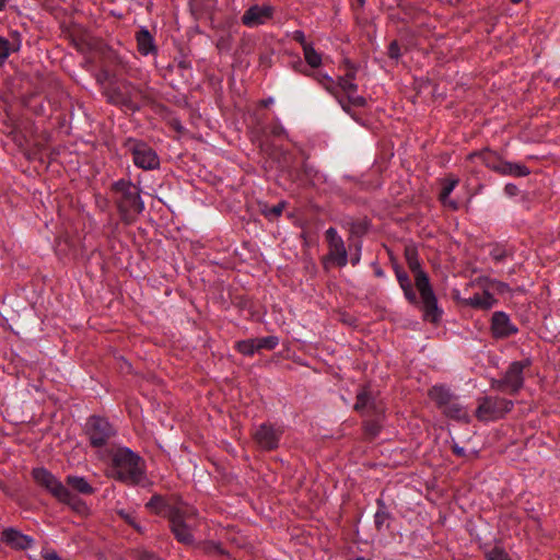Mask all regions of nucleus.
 <instances>
[{
  "mask_svg": "<svg viewBox=\"0 0 560 560\" xmlns=\"http://www.w3.org/2000/svg\"><path fill=\"white\" fill-rule=\"evenodd\" d=\"M405 257L409 269L415 273L416 287L419 291L423 317L431 323H439L442 311L438 306V299L432 290L428 275L421 269L418 252L412 246L405 248Z\"/></svg>",
  "mask_w": 560,
  "mask_h": 560,
  "instance_id": "1",
  "label": "nucleus"
},
{
  "mask_svg": "<svg viewBox=\"0 0 560 560\" xmlns=\"http://www.w3.org/2000/svg\"><path fill=\"white\" fill-rule=\"evenodd\" d=\"M112 477L127 486L144 485V462L129 448H118L112 456Z\"/></svg>",
  "mask_w": 560,
  "mask_h": 560,
  "instance_id": "2",
  "label": "nucleus"
},
{
  "mask_svg": "<svg viewBox=\"0 0 560 560\" xmlns=\"http://www.w3.org/2000/svg\"><path fill=\"white\" fill-rule=\"evenodd\" d=\"M113 199L121 220L130 224L143 211L140 188L130 180L119 179L112 185Z\"/></svg>",
  "mask_w": 560,
  "mask_h": 560,
  "instance_id": "3",
  "label": "nucleus"
},
{
  "mask_svg": "<svg viewBox=\"0 0 560 560\" xmlns=\"http://www.w3.org/2000/svg\"><path fill=\"white\" fill-rule=\"evenodd\" d=\"M108 101L115 105L125 106L131 110L139 109L142 105L147 104L150 98L147 93L131 84L130 82H121L116 88H110L107 91Z\"/></svg>",
  "mask_w": 560,
  "mask_h": 560,
  "instance_id": "4",
  "label": "nucleus"
},
{
  "mask_svg": "<svg viewBox=\"0 0 560 560\" xmlns=\"http://www.w3.org/2000/svg\"><path fill=\"white\" fill-rule=\"evenodd\" d=\"M532 361L525 359L512 362L502 378L491 380V388L510 395H516L524 386V370L529 368Z\"/></svg>",
  "mask_w": 560,
  "mask_h": 560,
  "instance_id": "5",
  "label": "nucleus"
},
{
  "mask_svg": "<svg viewBox=\"0 0 560 560\" xmlns=\"http://www.w3.org/2000/svg\"><path fill=\"white\" fill-rule=\"evenodd\" d=\"M513 408V401L502 397L486 396L479 399L476 417L481 421L503 418Z\"/></svg>",
  "mask_w": 560,
  "mask_h": 560,
  "instance_id": "6",
  "label": "nucleus"
},
{
  "mask_svg": "<svg viewBox=\"0 0 560 560\" xmlns=\"http://www.w3.org/2000/svg\"><path fill=\"white\" fill-rule=\"evenodd\" d=\"M126 145L129 148L136 166L142 170H156L160 159L156 152L145 142L129 139Z\"/></svg>",
  "mask_w": 560,
  "mask_h": 560,
  "instance_id": "7",
  "label": "nucleus"
},
{
  "mask_svg": "<svg viewBox=\"0 0 560 560\" xmlns=\"http://www.w3.org/2000/svg\"><path fill=\"white\" fill-rule=\"evenodd\" d=\"M85 432L93 447L104 446L115 435L112 424L106 419L96 416L89 419Z\"/></svg>",
  "mask_w": 560,
  "mask_h": 560,
  "instance_id": "8",
  "label": "nucleus"
},
{
  "mask_svg": "<svg viewBox=\"0 0 560 560\" xmlns=\"http://www.w3.org/2000/svg\"><path fill=\"white\" fill-rule=\"evenodd\" d=\"M282 434L283 430L280 427H276L271 423H262L253 433V439L259 448L273 451L278 448Z\"/></svg>",
  "mask_w": 560,
  "mask_h": 560,
  "instance_id": "9",
  "label": "nucleus"
},
{
  "mask_svg": "<svg viewBox=\"0 0 560 560\" xmlns=\"http://www.w3.org/2000/svg\"><path fill=\"white\" fill-rule=\"evenodd\" d=\"M32 476L37 485L45 488L57 500L67 495L66 486L59 481L49 470L45 468H34Z\"/></svg>",
  "mask_w": 560,
  "mask_h": 560,
  "instance_id": "10",
  "label": "nucleus"
},
{
  "mask_svg": "<svg viewBox=\"0 0 560 560\" xmlns=\"http://www.w3.org/2000/svg\"><path fill=\"white\" fill-rule=\"evenodd\" d=\"M353 409L362 415H375L380 417L384 413V406L377 401L369 387H362L355 397Z\"/></svg>",
  "mask_w": 560,
  "mask_h": 560,
  "instance_id": "11",
  "label": "nucleus"
},
{
  "mask_svg": "<svg viewBox=\"0 0 560 560\" xmlns=\"http://www.w3.org/2000/svg\"><path fill=\"white\" fill-rule=\"evenodd\" d=\"M325 236L329 247V259L335 261L339 267H345L348 262V255L343 240L338 235L335 228H329Z\"/></svg>",
  "mask_w": 560,
  "mask_h": 560,
  "instance_id": "12",
  "label": "nucleus"
},
{
  "mask_svg": "<svg viewBox=\"0 0 560 560\" xmlns=\"http://www.w3.org/2000/svg\"><path fill=\"white\" fill-rule=\"evenodd\" d=\"M491 334L495 339H504L515 335L518 329L504 312H494L491 317Z\"/></svg>",
  "mask_w": 560,
  "mask_h": 560,
  "instance_id": "13",
  "label": "nucleus"
},
{
  "mask_svg": "<svg viewBox=\"0 0 560 560\" xmlns=\"http://www.w3.org/2000/svg\"><path fill=\"white\" fill-rule=\"evenodd\" d=\"M273 8L271 5L254 4L249 7L242 16V23L247 27H255L271 20Z\"/></svg>",
  "mask_w": 560,
  "mask_h": 560,
  "instance_id": "14",
  "label": "nucleus"
},
{
  "mask_svg": "<svg viewBox=\"0 0 560 560\" xmlns=\"http://www.w3.org/2000/svg\"><path fill=\"white\" fill-rule=\"evenodd\" d=\"M336 85L338 86V93L342 91L347 95L348 103L357 106L362 107L365 105L366 101L363 96L355 95V92L358 90V85L353 83L352 80H348L345 77H339L338 81L336 82ZM342 108L345 110H349L348 106L345 104L343 100H341L339 96L336 97Z\"/></svg>",
  "mask_w": 560,
  "mask_h": 560,
  "instance_id": "15",
  "label": "nucleus"
},
{
  "mask_svg": "<svg viewBox=\"0 0 560 560\" xmlns=\"http://www.w3.org/2000/svg\"><path fill=\"white\" fill-rule=\"evenodd\" d=\"M1 540L16 550H25L34 542L32 537L24 535L13 527H8L2 530Z\"/></svg>",
  "mask_w": 560,
  "mask_h": 560,
  "instance_id": "16",
  "label": "nucleus"
},
{
  "mask_svg": "<svg viewBox=\"0 0 560 560\" xmlns=\"http://www.w3.org/2000/svg\"><path fill=\"white\" fill-rule=\"evenodd\" d=\"M170 521L171 530L174 534L177 541L190 545L194 542V536L191 534V524L185 522L184 520H179V516L175 514L174 516H167Z\"/></svg>",
  "mask_w": 560,
  "mask_h": 560,
  "instance_id": "17",
  "label": "nucleus"
},
{
  "mask_svg": "<svg viewBox=\"0 0 560 560\" xmlns=\"http://www.w3.org/2000/svg\"><path fill=\"white\" fill-rule=\"evenodd\" d=\"M135 38L137 42V49L140 55L148 56L158 54V46L155 44V39L148 28L141 27L136 33Z\"/></svg>",
  "mask_w": 560,
  "mask_h": 560,
  "instance_id": "18",
  "label": "nucleus"
},
{
  "mask_svg": "<svg viewBox=\"0 0 560 560\" xmlns=\"http://www.w3.org/2000/svg\"><path fill=\"white\" fill-rule=\"evenodd\" d=\"M463 303L474 308L488 311L497 303V299L490 292L485 291L482 294L476 293L463 300Z\"/></svg>",
  "mask_w": 560,
  "mask_h": 560,
  "instance_id": "19",
  "label": "nucleus"
},
{
  "mask_svg": "<svg viewBox=\"0 0 560 560\" xmlns=\"http://www.w3.org/2000/svg\"><path fill=\"white\" fill-rule=\"evenodd\" d=\"M395 273L406 299L412 304L418 303L417 295L416 292L413 291L412 283L410 281L408 273L399 267L395 268Z\"/></svg>",
  "mask_w": 560,
  "mask_h": 560,
  "instance_id": "20",
  "label": "nucleus"
},
{
  "mask_svg": "<svg viewBox=\"0 0 560 560\" xmlns=\"http://www.w3.org/2000/svg\"><path fill=\"white\" fill-rule=\"evenodd\" d=\"M442 411L446 417L452 419L463 420L465 422L469 421L467 410L457 401L455 397L450 401V404L443 407Z\"/></svg>",
  "mask_w": 560,
  "mask_h": 560,
  "instance_id": "21",
  "label": "nucleus"
},
{
  "mask_svg": "<svg viewBox=\"0 0 560 560\" xmlns=\"http://www.w3.org/2000/svg\"><path fill=\"white\" fill-rule=\"evenodd\" d=\"M497 173L502 175L526 176L529 174V171L525 165L501 160L498 162Z\"/></svg>",
  "mask_w": 560,
  "mask_h": 560,
  "instance_id": "22",
  "label": "nucleus"
},
{
  "mask_svg": "<svg viewBox=\"0 0 560 560\" xmlns=\"http://www.w3.org/2000/svg\"><path fill=\"white\" fill-rule=\"evenodd\" d=\"M428 395L440 409H443V407L450 404V401L454 398L451 392L444 386H433L429 390Z\"/></svg>",
  "mask_w": 560,
  "mask_h": 560,
  "instance_id": "23",
  "label": "nucleus"
},
{
  "mask_svg": "<svg viewBox=\"0 0 560 560\" xmlns=\"http://www.w3.org/2000/svg\"><path fill=\"white\" fill-rule=\"evenodd\" d=\"M174 505H170L166 499L160 494H154L145 504V508L149 509L152 513L156 515H163L167 517L168 509Z\"/></svg>",
  "mask_w": 560,
  "mask_h": 560,
  "instance_id": "24",
  "label": "nucleus"
},
{
  "mask_svg": "<svg viewBox=\"0 0 560 560\" xmlns=\"http://www.w3.org/2000/svg\"><path fill=\"white\" fill-rule=\"evenodd\" d=\"M458 184V178H455V177H447L443 180V188L440 192V200L451 207L452 209L456 210L457 209V203L453 200H448V196L451 195V192L453 191V189L457 186Z\"/></svg>",
  "mask_w": 560,
  "mask_h": 560,
  "instance_id": "25",
  "label": "nucleus"
},
{
  "mask_svg": "<svg viewBox=\"0 0 560 560\" xmlns=\"http://www.w3.org/2000/svg\"><path fill=\"white\" fill-rule=\"evenodd\" d=\"M175 514L179 516V520H184L187 523H190L198 515L197 510L195 508L184 503H180L177 506L168 509L167 516H174Z\"/></svg>",
  "mask_w": 560,
  "mask_h": 560,
  "instance_id": "26",
  "label": "nucleus"
},
{
  "mask_svg": "<svg viewBox=\"0 0 560 560\" xmlns=\"http://www.w3.org/2000/svg\"><path fill=\"white\" fill-rule=\"evenodd\" d=\"M66 482L73 490L82 494H92L94 492L93 487L86 481L84 477L68 476Z\"/></svg>",
  "mask_w": 560,
  "mask_h": 560,
  "instance_id": "27",
  "label": "nucleus"
},
{
  "mask_svg": "<svg viewBox=\"0 0 560 560\" xmlns=\"http://www.w3.org/2000/svg\"><path fill=\"white\" fill-rule=\"evenodd\" d=\"M468 158L469 159H475V158L480 159L487 167L493 170L494 172H497L498 162L501 161L500 158L494 152H491L489 150L471 153V154H469Z\"/></svg>",
  "mask_w": 560,
  "mask_h": 560,
  "instance_id": "28",
  "label": "nucleus"
},
{
  "mask_svg": "<svg viewBox=\"0 0 560 560\" xmlns=\"http://www.w3.org/2000/svg\"><path fill=\"white\" fill-rule=\"evenodd\" d=\"M58 501L68 504L73 511L78 513H85L88 511L86 504L81 499L72 494L68 489L67 495L59 498Z\"/></svg>",
  "mask_w": 560,
  "mask_h": 560,
  "instance_id": "29",
  "label": "nucleus"
},
{
  "mask_svg": "<svg viewBox=\"0 0 560 560\" xmlns=\"http://www.w3.org/2000/svg\"><path fill=\"white\" fill-rule=\"evenodd\" d=\"M303 54L304 59L310 67L318 68L322 65V56L314 49L313 45L305 47Z\"/></svg>",
  "mask_w": 560,
  "mask_h": 560,
  "instance_id": "30",
  "label": "nucleus"
},
{
  "mask_svg": "<svg viewBox=\"0 0 560 560\" xmlns=\"http://www.w3.org/2000/svg\"><path fill=\"white\" fill-rule=\"evenodd\" d=\"M316 79H317L318 83L327 92H329L335 97H338V86L336 85V82L334 81V79L331 77H329L328 74L319 73V74L316 75Z\"/></svg>",
  "mask_w": 560,
  "mask_h": 560,
  "instance_id": "31",
  "label": "nucleus"
},
{
  "mask_svg": "<svg viewBox=\"0 0 560 560\" xmlns=\"http://www.w3.org/2000/svg\"><path fill=\"white\" fill-rule=\"evenodd\" d=\"M381 428L382 425L380 418L368 420L363 423L364 434L370 440L378 435Z\"/></svg>",
  "mask_w": 560,
  "mask_h": 560,
  "instance_id": "32",
  "label": "nucleus"
},
{
  "mask_svg": "<svg viewBox=\"0 0 560 560\" xmlns=\"http://www.w3.org/2000/svg\"><path fill=\"white\" fill-rule=\"evenodd\" d=\"M257 351L261 349L272 350L279 345V339L276 336H267L262 338H255Z\"/></svg>",
  "mask_w": 560,
  "mask_h": 560,
  "instance_id": "33",
  "label": "nucleus"
},
{
  "mask_svg": "<svg viewBox=\"0 0 560 560\" xmlns=\"http://www.w3.org/2000/svg\"><path fill=\"white\" fill-rule=\"evenodd\" d=\"M236 349L244 355H253L257 351L255 338L238 341Z\"/></svg>",
  "mask_w": 560,
  "mask_h": 560,
  "instance_id": "34",
  "label": "nucleus"
},
{
  "mask_svg": "<svg viewBox=\"0 0 560 560\" xmlns=\"http://www.w3.org/2000/svg\"><path fill=\"white\" fill-rule=\"evenodd\" d=\"M284 208H285V202L281 201L278 205L272 206L270 208L265 206V208L261 210V212L269 220H273L282 214Z\"/></svg>",
  "mask_w": 560,
  "mask_h": 560,
  "instance_id": "35",
  "label": "nucleus"
},
{
  "mask_svg": "<svg viewBox=\"0 0 560 560\" xmlns=\"http://www.w3.org/2000/svg\"><path fill=\"white\" fill-rule=\"evenodd\" d=\"M377 503H378V505L382 509H380L375 513V515H374V523H375L376 529L381 530L382 527L384 526V524L388 521L389 514H388V512L385 511V505H384V503L381 500H378Z\"/></svg>",
  "mask_w": 560,
  "mask_h": 560,
  "instance_id": "36",
  "label": "nucleus"
},
{
  "mask_svg": "<svg viewBox=\"0 0 560 560\" xmlns=\"http://www.w3.org/2000/svg\"><path fill=\"white\" fill-rule=\"evenodd\" d=\"M487 560H511L508 552L501 547H494L486 553Z\"/></svg>",
  "mask_w": 560,
  "mask_h": 560,
  "instance_id": "37",
  "label": "nucleus"
},
{
  "mask_svg": "<svg viewBox=\"0 0 560 560\" xmlns=\"http://www.w3.org/2000/svg\"><path fill=\"white\" fill-rule=\"evenodd\" d=\"M201 549L206 555H223L224 550L220 544L207 541L201 545Z\"/></svg>",
  "mask_w": 560,
  "mask_h": 560,
  "instance_id": "38",
  "label": "nucleus"
},
{
  "mask_svg": "<svg viewBox=\"0 0 560 560\" xmlns=\"http://www.w3.org/2000/svg\"><path fill=\"white\" fill-rule=\"evenodd\" d=\"M11 51L10 43L4 37L0 36V65L3 63L9 57Z\"/></svg>",
  "mask_w": 560,
  "mask_h": 560,
  "instance_id": "39",
  "label": "nucleus"
},
{
  "mask_svg": "<svg viewBox=\"0 0 560 560\" xmlns=\"http://www.w3.org/2000/svg\"><path fill=\"white\" fill-rule=\"evenodd\" d=\"M135 560H162L154 552H150L147 550H139L136 552Z\"/></svg>",
  "mask_w": 560,
  "mask_h": 560,
  "instance_id": "40",
  "label": "nucleus"
},
{
  "mask_svg": "<svg viewBox=\"0 0 560 560\" xmlns=\"http://www.w3.org/2000/svg\"><path fill=\"white\" fill-rule=\"evenodd\" d=\"M400 47L396 40H393L388 46V56L392 59H398L400 57Z\"/></svg>",
  "mask_w": 560,
  "mask_h": 560,
  "instance_id": "41",
  "label": "nucleus"
},
{
  "mask_svg": "<svg viewBox=\"0 0 560 560\" xmlns=\"http://www.w3.org/2000/svg\"><path fill=\"white\" fill-rule=\"evenodd\" d=\"M293 39L301 44L303 50L305 49V47H308L311 45L310 43L306 42L305 35L302 31H295L293 33Z\"/></svg>",
  "mask_w": 560,
  "mask_h": 560,
  "instance_id": "42",
  "label": "nucleus"
},
{
  "mask_svg": "<svg viewBox=\"0 0 560 560\" xmlns=\"http://www.w3.org/2000/svg\"><path fill=\"white\" fill-rule=\"evenodd\" d=\"M345 65H346L348 70H347V72H346V74L343 77L347 78L348 80H352L353 81L355 79L357 68L349 60H346Z\"/></svg>",
  "mask_w": 560,
  "mask_h": 560,
  "instance_id": "43",
  "label": "nucleus"
},
{
  "mask_svg": "<svg viewBox=\"0 0 560 560\" xmlns=\"http://www.w3.org/2000/svg\"><path fill=\"white\" fill-rule=\"evenodd\" d=\"M368 230L365 222H355L351 224V232L354 234H364Z\"/></svg>",
  "mask_w": 560,
  "mask_h": 560,
  "instance_id": "44",
  "label": "nucleus"
},
{
  "mask_svg": "<svg viewBox=\"0 0 560 560\" xmlns=\"http://www.w3.org/2000/svg\"><path fill=\"white\" fill-rule=\"evenodd\" d=\"M270 132H271V135H273L276 137H281V136H284L287 133L284 128L281 125H279V124L272 125L271 129H270Z\"/></svg>",
  "mask_w": 560,
  "mask_h": 560,
  "instance_id": "45",
  "label": "nucleus"
},
{
  "mask_svg": "<svg viewBox=\"0 0 560 560\" xmlns=\"http://www.w3.org/2000/svg\"><path fill=\"white\" fill-rule=\"evenodd\" d=\"M491 257L495 260V261H501L504 259L505 257V252L500 249V248H494L492 252H491Z\"/></svg>",
  "mask_w": 560,
  "mask_h": 560,
  "instance_id": "46",
  "label": "nucleus"
},
{
  "mask_svg": "<svg viewBox=\"0 0 560 560\" xmlns=\"http://www.w3.org/2000/svg\"><path fill=\"white\" fill-rule=\"evenodd\" d=\"M492 285L500 293H504L510 290L509 285L501 281H493Z\"/></svg>",
  "mask_w": 560,
  "mask_h": 560,
  "instance_id": "47",
  "label": "nucleus"
},
{
  "mask_svg": "<svg viewBox=\"0 0 560 560\" xmlns=\"http://www.w3.org/2000/svg\"><path fill=\"white\" fill-rule=\"evenodd\" d=\"M452 451L458 457H465L466 456L465 448L460 447L457 443H454L452 445Z\"/></svg>",
  "mask_w": 560,
  "mask_h": 560,
  "instance_id": "48",
  "label": "nucleus"
},
{
  "mask_svg": "<svg viewBox=\"0 0 560 560\" xmlns=\"http://www.w3.org/2000/svg\"><path fill=\"white\" fill-rule=\"evenodd\" d=\"M504 191L510 196H515L518 191L517 187L513 184H508L504 187Z\"/></svg>",
  "mask_w": 560,
  "mask_h": 560,
  "instance_id": "49",
  "label": "nucleus"
},
{
  "mask_svg": "<svg viewBox=\"0 0 560 560\" xmlns=\"http://www.w3.org/2000/svg\"><path fill=\"white\" fill-rule=\"evenodd\" d=\"M43 558L45 560H62L56 551H48L46 553H44Z\"/></svg>",
  "mask_w": 560,
  "mask_h": 560,
  "instance_id": "50",
  "label": "nucleus"
},
{
  "mask_svg": "<svg viewBox=\"0 0 560 560\" xmlns=\"http://www.w3.org/2000/svg\"><path fill=\"white\" fill-rule=\"evenodd\" d=\"M120 514L126 518V521H127L130 525H132L135 528L139 529V528L135 525L133 521H132L128 515H124L122 513H120Z\"/></svg>",
  "mask_w": 560,
  "mask_h": 560,
  "instance_id": "51",
  "label": "nucleus"
},
{
  "mask_svg": "<svg viewBox=\"0 0 560 560\" xmlns=\"http://www.w3.org/2000/svg\"><path fill=\"white\" fill-rule=\"evenodd\" d=\"M7 0H0V11H2L5 7Z\"/></svg>",
  "mask_w": 560,
  "mask_h": 560,
  "instance_id": "52",
  "label": "nucleus"
},
{
  "mask_svg": "<svg viewBox=\"0 0 560 560\" xmlns=\"http://www.w3.org/2000/svg\"><path fill=\"white\" fill-rule=\"evenodd\" d=\"M271 103H272V100H271V98L266 100V101H262V105H264V106H268V105H269V104H271Z\"/></svg>",
  "mask_w": 560,
  "mask_h": 560,
  "instance_id": "53",
  "label": "nucleus"
},
{
  "mask_svg": "<svg viewBox=\"0 0 560 560\" xmlns=\"http://www.w3.org/2000/svg\"><path fill=\"white\" fill-rule=\"evenodd\" d=\"M375 275H376L377 277H382V276H383V271H382V269H376V270H375Z\"/></svg>",
  "mask_w": 560,
  "mask_h": 560,
  "instance_id": "54",
  "label": "nucleus"
},
{
  "mask_svg": "<svg viewBox=\"0 0 560 560\" xmlns=\"http://www.w3.org/2000/svg\"><path fill=\"white\" fill-rule=\"evenodd\" d=\"M359 256H355L352 258V265H355L359 261Z\"/></svg>",
  "mask_w": 560,
  "mask_h": 560,
  "instance_id": "55",
  "label": "nucleus"
},
{
  "mask_svg": "<svg viewBox=\"0 0 560 560\" xmlns=\"http://www.w3.org/2000/svg\"><path fill=\"white\" fill-rule=\"evenodd\" d=\"M522 0H511L512 3H520Z\"/></svg>",
  "mask_w": 560,
  "mask_h": 560,
  "instance_id": "56",
  "label": "nucleus"
}]
</instances>
